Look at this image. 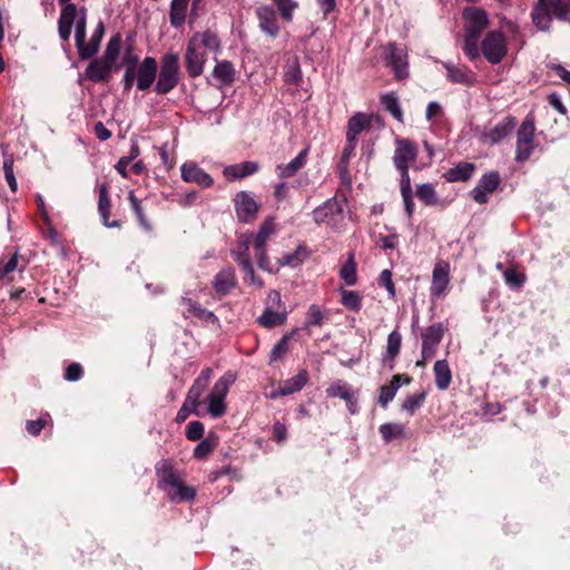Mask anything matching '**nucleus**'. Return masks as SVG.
<instances>
[{
  "label": "nucleus",
  "instance_id": "obj_42",
  "mask_svg": "<svg viewBox=\"0 0 570 570\" xmlns=\"http://www.w3.org/2000/svg\"><path fill=\"white\" fill-rule=\"evenodd\" d=\"M128 199H129L130 206L139 222V225L141 226V228L144 230H146L147 233H150L153 230V227H151L150 223L148 222V219L141 208L140 200L135 196V194L132 191L129 193Z\"/></svg>",
  "mask_w": 570,
  "mask_h": 570
},
{
  "label": "nucleus",
  "instance_id": "obj_43",
  "mask_svg": "<svg viewBox=\"0 0 570 570\" xmlns=\"http://www.w3.org/2000/svg\"><path fill=\"white\" fill-rule=\"evenodd\" d=\"M76 26V47L77 50L83 46V41L86 40V28H87V9L80 8L79 9V17L75 22Z\"/></svg>",
  "mask_w": 570,
  "mask_h": 570
},
{
  "label": "nucleus",
  "instance_id": "obj_58",
  "mask_svg": "<svg viewBox=\"0 0 570 570\" xmlns=\"http://www.w3.org/2000/svg\"><path fill=\"white\" fill-rule=\"evenodd\" d=\"M397 390L394 385H383L380 389L379 403L383 409H386L389 403L395 397Z\"/></svg>",
  "mask_w": 570,
  "mask_h": 570
},
{
  "label": "nucleus",
  "instance_id": "obj_39",
  "mask_svg": "<svg viewBox=\"0 0 570 570\" xmlns=\"http://www.w3.org/2000/svg\"><path fill=\"white\" fill-rule=\"evenodd\" d=\"M340 276L347 286H353L357 282L356 276V263L354 261V254L348 255L347 262L342 266Z\"/></svg>",
  "mask_w": 570,
  "mask_h": 570
},
{
  "label": "nucleus",
  "instance_id": "obj_12",
  "mask_svg": "<svg viewBox=\"0 0 570 570\" xmlns=\"http://www.w3.org/2000/svg\"><path fill=\"white\" fill-rule=\"evenodd\" d=\"M499 184L500 176L497 171L487 173L471 190V196L478 204H485L489 200L488 195L493 193L498 188Z\"/></svg>",
  "mask_w": 570,
  "mask_h": 570
},
{
  "label": "nucleus",
  "instance_id": "obj_47",
  "mask_svg": "<svg viewBox=\"0 0 570 570\" xmlns=\"http://www.w3.org/2000/svg\"><path fill=\"white\" fill-rule=\"evenodd\" d=\"M426 393L421 392L413 395L407 396L402 403V410L409 414H414L425 401Z\"/></svg>",
  "mask_w": 570,
  "mask_h": 570
},
{
  "label": "nucleus",
  "instance_id": "obj_5",
  "mask_svg": "<svg viewBox=\"0 0 570 570\" xmlns=\"http://www.w3.org/2000/svg\"><path fill=\"white\" fill-rule=\"evenodd\" d=\"M534 119L528 115L521 122L517 132L515 161L523 163L531 156L534 149Z\"/></svg>",
  "mask_w": 570,
  "mask_h": 570
},
{
  "label": "nucleus",
  "instance_id": "obj_28",
  "mask_svg": "<svg viewBox=\"0 0 570 570\" xmlns=\"http://www.w3.org/2000/svg\"><path fill=\"white\" fill-rule=\"evenodd\" d=\"M98 212L100 214L101 222L106 227L110 228L120 226L118 220H109L110 199L108 196V188L106 185H101L99 188Z\"/></svg>",
  "mask_w": 570,
  "mask_h": 570
},
{
  "label": "nucleus",
  "instance_id": "obj_33",
  "mask_svg": "<svg viewBox=\"0 0 570 570\" xmlns=\"http://www.w3.org/2000/svg\"><path fill=\"white\" fill-rule=\"evenodd\" d=\"M368 126L370 118L365 114H355L350 118L347 122L346 138L357 140V135H360Z\"/></svg>",
  "mask_w": 570,
  "mask_h": 570
},
{
  "label": "nucleus",
  "instance_id": "obj_16",
  "mask_svg": "<svg viewBox=\"0 0 570 570\" xmlns=\"http://www.w3.org/2000/svg\"><path fill=\"white\" fill-rule=\"evenodd\" d=\"M442 66L446 70L449 81L463 86H472L474 83V73L468 67L449 61L442 62Z\"/></svg>",
  "mask_w": 570,
  "mask_h": 570
},
{
  "label": "nucleus",
  "instance_id": "obj_56",
  "mask_svg": "<svg viewBox=\"0 0 570 570\" xmlns=\"http://www.w3.org/2000/svg\"><path fill=\"white\" fill-rule=\"evenodd\" d=\"M273 1L277 6V9L281 12L282 17L286 21H291L293 18V12L297 7V3L294 0H273Z\"/></svg>",
  "mask_w": 570,
  "mask_h": 570
},
{
  "label": "nucleus",
  "instance_id": "obj_34",
  "mask_svg": "<svg viewBox=\"0 0 570 570\" xmlns=\"http://www.w3.org/2000/svg\"><path fill=\"white\" fill-rule=\"evenodd\" d=\"M157 475H158V484L160 487H170L177 485L179 481L178 475L174 471L171 464L168 461H163L161 465L157 466Z\"/></svg>",
  "mask_w": 570,
  "mask_h": 570
},
{
  "label": "nucleus",
  "instance_id": "obj_50",
  "mask_svg": "<svg viewBox=\"0 0 570 570\" xmlns=\"http://www.w3.org/2000/svg\"><path fill=\"white\" fill-rule=\"evenodd\" d=\"M324 321V313L320 308L318 305H311L307 309L305 328H311L312 326H321Z\"/></svg>",
  "mask_w": 570,
  "mask_h": 570
},
{
  "label": "nucleus",
  "instance_id": "obj_57",
  "mask_svg": "<svg viewBox=\"0 0 570 570\" xmlns=\"http://www.w3.org/2000/svg\"><path fill=\"white\" fill-rule=\"evenodd\" d=\"M3 171L4 178L12 191H16L18 188V184L13 173V159L12 157H4L3 159Z\"/></svg>",
  "mask_w": 570,
  "mask_h": 570
},
{
  "label": "nucleus",
  "instance_id": "obj_14",
  "mask_svg": "<svg viewBox=\"0 0 570 570\" xmlns=\"http://www.w3.org/2000/svg\"><path fill=\"white\" fill-rule=\"evenodd\" d=\"M234 202L236 214L240 222L249 223L255 219L258 212V205L248 191L237 193Z\"/></svg>",
  "mask_w": 570,
  "mask_h": 570
},
{
  "label": "nucleus",
  "instance_id": "obj_2",
  "mask_svg": "<svg viewBox=\"0 0 570 570\" xmlns=\"http://www.w3.org/2000/svg\"><path fill=\"white\" fill-rule=\"evenodd\" d=\"M569 12L570 4L567 1L539 0L532 9L531 17L538 30L548 31L551 27L552 17L567 21Z\"/></svg>",
  "mask_w": 570,
  "mask_h": 570
},
{
  "label": "nucleus",
  "instance_id": "obj_31",
  "mask_svg": "<svg viewBox=\"0 0 570 570\" xmlns=\"http://www.w3.org/2000/svg\"><path fill=\"white\" fill-rule=\"evenodd\" d=\"M308 382V372L305 368H302L295 376L285 380L281 383V393H286L287 395L299 392L305 384Z\"/></svg>",
  "mask_w": 570,
  "mask_h": 570
},
{
  "label": "nucleus",
  "instance_id": "obj_3",
  "mask_svg": "<svg viewBox=\"0 0 570 570\" xmlns=\"http://www.w3.org/2000/svg\"><path fill=\"white\" fill-rule=\"evenodd\" d=\"M179 56L176 52H166L160 59V68L154 90L158 95L170 92L179 82Z\"/></svg>",
  "mask_w": 570,
  "mask_h": 570
},
{
  "label": "nucleus",
  "instance_id": "obj_49",
  "mask_svg": "<svg viewBox=\"0 0 570 570\" xmlns=\"http://www.w3.org/2000/svg\"><path fill=\"white\" fill-rule=\"evenodd\" d=\"M174 493H171V499H177L179 501H191L196 495V491L191 487L185 485L183 482L178 481L177 485L173 487Z\"/></svg>",
  "mask_w": 570,
  "mask_h": 570
},
{
  "label": "nucleus",
  "instance_id": "obj_22",
  "mask_svg": "<svg viewBox=\"0 0 570 570\" xmlns=\"http://www.w3.org/2000/svg\"><path fill=\"white\" fill-rule=\"evenodd\" d=\"M449 285V265L439 263L434 266L432 275L431 295L440 297L445 293Z\"/></svg>",
  "mask_w": 570,
  "mask_h": 570
},
{
  "label": "nucleus",
  "instance_id": "obj_55",
  "mask_svg": "<svg viewBox=\"0 0 570 570\" xmlns=\"http://www.w3.org/2000/svg\"><path fill=\"white\" fill-rule=\"evenodd\" d=\"M191 315L205 324H214L217 325V327L220 326L218 317L213 312L202 307L200 304L195 307V311L191 313Z\"/></svg>",
  "mask_w": 570,
  "mask_h": 570
},
{
  "label": "nucleus",
  "instance_id": "obj_21",
  "mask_svg": "<svg viewBox=\"0 0 570 570\" xmlns=\"http://www.w3.org/2000/svg\"><path fill=\"white\" fill-rule=\"evenodd\" d=\"M114 65L102 58L95 59L86 68V76L94 82H107L110 79Z\"/></svg>",
  "mask_w": 570,
  "mask_h": 570
},
{
  "label": "nucleus",
  "instance_id": "obj_62",
  "mask_svg": "<svg viewBox=\"0 0 570 570\" xmlns=\"http://www.w3.org/2000/svg\"><path fill=\"white\" fill-rule=\"evenodd\" d=\"M214 450V444L209 440H203L194 450L196 459H205Z\"/></svg>",
  "mask_w": 570,
  "mask_h": 570
},
{
  "label": "nucleus",
  "instance_id": "obj_40",
  "mask_svg": "<svg viewBox=\"0 0 570 570\" xmlns=\"http://www.w3.org/2000/svg\"><path fill=\"white\" fill-rule=\"evenodd\" d=\"M61 6L60 17L58 22L60 24L73 26L76 20L79 17V10L75 3L67 1L65 3H59Z\"/></svg>",
  "mask_w": 570,
  "mask_h": 570
},
{
  "label": "nucleus",
  "instance_id": "obj_4",
  "mask_svg": "<svg viewBox=\"0 0 570 570\" xmlns=\"http://www.w3.org/2000/svg\"><path fill=\"white\" fill-rule=\"evenodd\" d=\"M236 381V374L232 371L226 372L214 384L212 391L206 397L207 412L213 419H218L226 413L225 399L230 386Z\"/></svg>",
  "mask_w": 570,
  "mask_h": 570
},
{
  "label": "nucleus",
  "instance_id": "obj_27",
  "mask_svg": "<svg viewBox=\"0 0 570 570\" xmlns=\"http://www.w3.org/2000/svg\"><path fill=\"white\" fill-rule=\"evenodd\" d=\"M475 170V166L472 163L461 161L453 168H450L445 174L444 178L450 183L466 181L469 180Z\"/></svg>",
  "mask_w": 570,
  "mask_h": 570
},
{
  "label": "nucleus",
  "instance_id": "obj_8",
  "mask_svg": "<svg viewBox=\"0 0 570 570\" xmlns=\"http://www.w3.org/2000/svg\"><path fill=\"white\" fill-rule=\"evenodd\" d=\"M445 327L442 323H435L424 328L421 333L422 337V357L423 360H431L434 357L438 346L441 343Z\"/></svg>",
  "mask_w": 570,
  "mask_h": 570
},
{
  "label": "nucleus",
  "instance_id": "obj_23",
  "mask_svg": "<svg viewBox=\"0 0 570 570\" xmlns=\"http://www.w3.org/2000/svg\"><path fill=\"white\" fill-rule=\"evenodd\" d=\"M308 148H304L299 154L287 164H279L276 166V171L279 178H291L299 169H302L307 161Z\"/></svg>",
  "mask_w": 570,
  "mask_h": 570
},
{
  "label": "nucleus",
  "instance_id": "obj_64",
  "mask_svg": "<svg viewBox=\"0 0 570 570\" xmlns=\"http://www.w3.org/2000/svg\"><path fill=\"white\" fill-rule=\"evenodd\" d=\"M380 284L386 288L391 297L395 296V288L392 281V273L389 269H384L380 274Z\"/></svg>",
  "mask_w": 570,
  "mask_h": 570
},
{
  "label": "nucleus",
  "instance_id": "obj_10",
  "mask_svg": "<svg viewBox=\"0 0 570 570\" xmlns=\"http://www.w3.org/2000/svg\"><path fill=\"white\" fill-rule=\"evenodd\" d=\"M158 63L154 57H145L136 68V87L140 91L148 90L156 80Z\"/></svg>",
  "mask_w": 570,
  "mask_h": 570
},
{
  "label": "nucleus",
  "instance_id": "obj_18",
  "mask_svg": "<svg viewBox=\"0 0 570 570\" xmlns=\"http://www.w3.org/2000/svg\"><path fill=\"white\" fill-rule=\"evenodd\" d=\"M213 377V370L210 367H205L202 370L200 374L195 379L193 385L190 386L187 393V401L191 403V405H200V397L204 391L207 389L210 380Z\"/></svg>",
  "mask_w": 570,
  "mask_h": 570
},
{
  "label": "nucleus",
  "instance_id": "obj_20",
  "mask_svg": "<svg viewBox=\"0 0 570 570\" xmlns=\"http://www.w3.org/2000/svg\"><path fill=\"white\" fill-rule=\"evenodd\" d=\"M236 284L235 269L232 266L222 268L213 281V287L219 295L228 294L236 287Z\"/></svg>",
  "mask_w": 570,
  "mask_h": 570
},
{
  "label": "nucleus",
  "instance_id": "obj_6",
  "mask_svg": "<svg viewBox=\"0 0 570 570\" xmlns=\"http://www.w3.org/2000/svg\"><path fill=\"white\" fill-rule=\"evenodd\" d=\"M249 238L242 240L238 246L232 249V257L243 269L245 282L263 287L264 283L261 277H257L254 272L253 264L249 258Z\"/></svg>",
  "mask_w": 570,
  "mask_h": 570
},
{
  "label": "nucleus",
  "instance_id": "obj_63",
  "mask_svg": "<svg viewBox=\"0 0 570 570\" xmlns=\"http://www.w3.org/2000/svg\"><path fill=\"white\" fill-rule=\"evenodd\" d=\"M82 376V367L79 363H71L65 372V380L76 382Z\"/></svg>",
  "mask_w": 570,
  "mask_h": 570
},
{
  "label": "nucleus",
  "instance_id": "obj_38",
  "mask_svg": "<svg viewBox=\"0 0 570 570\" xmlns=\"http://www.w3.org/2000/svg\"><path fill=\"white\" fill-rule=\"evenodd\" d=\"M380 433L385 442L405 438V428L400 423H384L380 426Z\"/></svg>",
  "mask_w": 570,
  "mask_h": 570
},
{
  "label": "nucleus",
  "instance_id": "obj_13",
  "mask_svg": "<svg viewBox=\"0 0 570 570\" xmlns=\"http://www.w3.org/2000/svg\"><path fill=\"white\" fill-rule=\"evenodd\" d=\"M393 163L396 169L409 168V164L416 160L417 147L409 139H396Z\"/></svg>",
  "mask_w": 570,
  "mask_h": 570
},
{
  "label": "nucleus",
  "instance_id": "obj_60",
  "mask_svg": "<svg viewBox=\"0 0 570 570\" xmlns=\"http://www.w3.org/2000/svg\"><path fill=\"white\" fill-rule=\"evenodd\" d=\"M204 435V424L200 421H191L186 428V438L190 441H198Z\"/></svg>",
  "mask_w": 570,
  "mask_h": 570
},
{
  "label": "nucleus",
  "instance_id": "obj_11",
  "mask_svg": "<svg viewBox=\"0 0 570 570\" xmlns=\"http://www.w3.org/2000/svg\"><path fill=\"white\" fill-rule=\"evenodd\" d=\"M463 17L465 19V35L473 38H479L489 23L487 12L479 8L464 9Z\"/></svg>",
  "mask_w": 570,
  "mask_h": 570
},
{
  "label": "nucleus",
  "instance_id": "obj_19",
  "mask_svg": "<svg viewBox=\"0 0 570 570\" xmlns=\"http://www.w3.org/2000/svg\"><path fill=\"white\" fill-rule=\"evenodd\" d=\"M105 33L104 22L100 20L96 26L88 42L83 41V46L78 49V53L81 60H88L94 58L99 51L100 43Z\"/></svg>",
  "mask_w": 570,
  "mask_h": 570
},
{
  "label": "nucleus",
  "instance_id": "obj_53",
  "mask_svg": "<svg viewBox=\"0 0 570 570\" xmlns=\"http://www.w3.org/2000/svg\"><path fill=\"white\" fill-rule=\"evenodd\" d=\"M285 81L288 83H297L302 79V71L299 68L298 59L294 58L286 66Z\"/></svg>",
  "mask_w": 570,
  "mask_h": 570
},
{
  "label": "nucleus",
  "instance_id": "obj_25",
  "mask_svg": "<svg viewBox=\"0 0 570 570\" xmlns=\"http://www.w3.org/2000/svg\"><path fill=\"white\" fill-rule=\"evenodd\" d=\"M287 320L286 308L276 309L272 306H265L263 314L258 317L257 322L265 328H273L283 325Z\"/></svg>",
  "mask_w": 570,
  "mask_h": 570
},
{
  "label": "nucleus",
  "instance_id": "obj_24",
  "mask_svg": "<svg viewBox=\"0 0 570 570\" xmlns=\"http://www.w3.org/2000/svg\"><path fill=\"white\" fill-rule=\"evenodd\" d=\"M259 165L256 161H243L225 167L224 176L228 180L242 179L257 173Z\"/></svg>",
  "mask_w": 570,
  "mask_h": 570
},
{
  "label": "nucleus",
  "instance_id": "obj_46",
  "mask_svg": "<svg viewBox=\"0 0 570 570\" xmlns=\"http://www.w3.org/2000/svg\"><path fill=\"white\" fill-rule=\"evenodd\" d=\"M416 196L428 206H433L438 203L436 191L432 184H421L416 187Z\"/></svg>",
  "mask_w": 570,
  "mask_h": 570
},
{
  "label": "nucleus",
  "instance_id": "obj_35",
  "mask_svg": "<svg viewBox=\"0 0 570 570\" xmlns=\"http://www.w3.org/2000/svg\"><path fill=\"white\" fill-rule=\"evenodd\" d=\"M401 343H402V336H401L400 332L393 331L389 334L384 362L390 361L389 367L391 370L394 367L393 362L400 353Z\"/></svg>",
  "mask_w": 570,
  "mask_h": 570
},
{
  "label": "nucleus",
  "instance_id": "obj_41",
  "mask_svg": "<svg viewBox=\"0 0 570 570\" xmlns=\"http://www.w3.org/2000/svg\"><path fill=\"white\" fill-rule=\"evenodd\" d=\"M120 47L121 36L119 33H116L109 39L105 53L101 58L115 66L120 52Z\"/></svg>",
  "mask_w": 570,
  "mask_h": 570
},
{
  "label": "nucleus",
  "instance_id": "obj_37",
  "mask_svg": "<svg viewBox=\"0 0 570 570\" xmlns=\"http://www.w3.org/2000/svg\"><path fill=\"white\" fill-rule=\"evenodd\" d=\"M381 104L396 120L402 121L403 114L399 98L394 92L385 94L381 97Z\"/></svg>",
  "mask_w": 570,
  "mask_h": 570
},
{
  "label": "nucleus",
  "instance_id": "obj_17",
  "mask_svg": "<svg viewBox=\"0 0 570 570\" xmlns=\"http://www.w3.org/2000/svg\"><path fill=\"white\" fill-rule=\"evenodd\" d=\"M256 14L259 28L269 37L276 38L279 33V26L275 10L269 6H262L257 8Z\"/></svg>",
  "mask_w": 570,
  "mask_h": 570
},
{
  "label": "nucleus",
  "instance_id": "obj_44",
  "mask_svg": "<svg viewBox=\"0 0 570 570\" xmlns=\"http://www.w3.org/2000/svg\"><path fill=\"white\" fill-rule=\"evenodd\" d=\"M250 246L254 247V256L257 261L258 267L269 273L273 272V266L266 254V245L252 240Z\"/></svg>",
  "mask_w": 570,
  "mask_h": 570
},
{
  "label": "nucleus",
  "instance_id": "obj_52",
  "mask_svg": "<svg viewBox=\"0 0 570 570\" xmlns=\"http://www.w3.org/2000/svg\"><path fill=\"white\" fill-rule=\"evenodd\" d=\"M326 394L328 397H340L344 401H350V397L353 395L350 391V387L346 384H343L341 381L333 383L326 390Z\"/></svg>",
  "mask_w": 570,
  "mask_h": 570
},
{
  "label": "nucleus",
  "instance_id": "obj_26",
  "mask_svg": "<svg viewBox=\"0 0 570 570\" xmlns=\"http://www.w3.org/2000/svg\"><path fill=\"white\" fill-rule=\"evenodd\" d=\"M514 128L512 118H504L498 122L493 128L484 134L485 139L491 144H498L511 134Z\"/></svg>",
  "mask_w": 570,
  "mask_h": 570
},
{
  "label": "nucleus",
  "instance_id": "obj_48",
  "mask_svg": "<svg viewBox=\"0 0 570 570\" xmlns=\"http://www.w3.org/2000/svg\"><path fill=\"white\" fill-rule=\"evenodd\" d=\"M296 331H293L289 334L284 335L272 348L269 354L271 362H275L283 355H285L288 352V343L289 340L293 337Z\"/></svg>",
  "mask_w": 570,
  "mask_h": 570
},
{
  "label": "nucleus",
  "instance_id": "obj_29",
  "mask_svg": "<svg viewBox=\"0 0 570 570\" xmlns=\"http://www.w3.org/2000/svg\"><path fill=\"white\" fill-rule=\"evenodd\" d=\"M189 1L190 0H171L169 9V21L171 27L178 29L184 26Z\"/></svg>",
  "mask_w": 570,
  "mask_h": 570
},
{
  "label": "nucleus",
  "instance_id": "obj_61",
  "mask_svg": "<svg viewBox=\"0 0 570 570\" xmlns=\"http://www.w3.org/2000/svg\"><path fill=\"white\" fill-rule=\"evenodd\" d=\"M125 71L136 72V68L139 66V57L135 55L131 48H127L124 56Z\"/></svg>",
  "mask_w": 570,
  "mask_h": 570
},
{
  "label": "nucleus",
  "instance_id": "obj_59",
  "mask_svg": "<svg viewBox=\"0 0 570 570\" xmlns=\"http://www.w3.org/2000/svg\"><path fill=\"white\" fill-rule=\"evenodd\" d=\"M478 39L479 38H473L472 36H466V35L464 37L463 50H464V53L471 60H475V59H478L480 57L479 47H478Z\"/></svg>",
  "mask_w": 570,
  "mask_h": 570
},
{
  "label": "nucleus",
  "instance_id": "obj_36",
  "mask_svg": "<svg viewBox=\"0 0 570 570\" xmlns=\"http://www.w3.org/2000/svg\"><path fill=\"white\" fill-rule=\"evenodd\" d=\"M274 233H275L274 223H273V220H272V219H267V220H265V222L261 225V227H259V229H258V232H257V234H256V235H253V234L244 235V236L242 237V239L239 240V243H240L242 240H245V239H247L248 237H250V238H249V245L252 244V240L257 242V243H261V244H265V245H266V244H267L268 238H269Z\"/></svg>",
  "mask_w": 570,
  "mask_h": 570
},
{
  "label": "nucleus",
  "instance_id": "obj_15",
  "mask_svg": "<svg viewBox=\"0 0 570 570\" xmlns=\"http://www.w3.org/2000/svg\"><path fill=\"white\" fill-rule=\"evenodd\" d=\"M181 178L187 183H195L203 188H208L214 184L213 178L195 163H185L180 167Z\"/></svg>",
  "mask_w": 570,
  "mask_h": 570
},
{
  "label": "nucleus",
  "instance_id": "obj_32",
  "mask_svg": "<svg viewBox=\"0 0 570 570\" xmlns=\"http://www.w3.org/2000/svg\"><path fill=\"white\" fill-rule=\"evenodd\" d=\"M235 75V68L228 60L217 61L213 70V76L225 86H229L234 82Z\"/></svg>",
  "mask_w": 570,
  "mask_h": 570
},
{
  "label": "nucleus",
  "instance_id": "obj_54",
  "mask_svg": "<svg viewBox=\"0 0 570 570\" xmlns=\"http://www.w3.org/2000/svg\"><path fill=\"white\" fill-rule=\"evenodd\" d=\"M342 304L352 311H358L361 308V296L355 291H342Z\"/></svg>",
  "mask_w": 570,
  "mask_h": 570
},
{
  "label": "nucleus",
  "instance_id": "obj_1",
  "mask_svg": "<svg viewBox=\"0 0 570 570\" xmlns=\"http://www.w3.org/2000/svg\"><path fill=\"white\" fill-rule=\"evenodd\" d=\"M207 51H220L218 36L210 30L194 33L188 40L184 57L186 70L191 78H197L203 73Z\"/></svg>",
  "mask_w": 570,
  "mask_h": 570
},
{
  "label": "nucleus",
  "instance_id": "obj_51",
  "mask_svg": "<svg viewBox=\"0 0 570 570\" xmlns=\"http://www.w3.org/2000/svg\"><path fill=\"white\" fill-rule=\"evenodd\" d=\"M504 282L513 289H519L525 282V275L518 273L513 268H508L503 272Z\"/></svg>",
  "mask_w": 570,
  "mask_h": 570
},
{
  "label": "nucleus",
  "instance_id": "obj_30",
  "mask_svg": "<svg viewBox=\"0 0 570 570\" xmlns=\"http://www.w3.org/2000/svg\"><path fill=\"white\" fill-rule=\"evenodd\" d=\"M433 372L435 375V385L440 391H445L452 381V373L445 360H439L434 363Z\"/></svg>",
  "mask_w": 570,
  "mask_h": 570
},
{
  "label": "nucleus",
  "instance_id": "obj_45",
  "mask_svg": "<svg viewBox=\"0 0 570 570\" xmlns=\"http://www.w3.org/2000/svg\"><path fill=\"white\" fill-rule=\"evenodd\" d=\"M335 206V199H328L321 206L316 207L312 213L314 222L316 224L325 223L328 219V217L333 215Z\"/></svg>",
  "mask_w": 570,
  "mask_h": 570
},
{
  "label": "nucleus",
  "instance_id": "obj_9",
  "mask_svg": "<svg viewBox=\"0 0 570 570\" xmlns=\"http://www.w3.org/2000/svg\"><path fill=\"white\" fill-rule=\"evenodd\" d=\"M389 52V65L394 71V76L397 80H403L409 77V61L407 51L404 46L396 43H390L387 46Z\"/></svg>",
  "mask_w": 570,
  "mask_h": 570
},
{
  "label": "nucleus",
  "instance_id": "obj_7",
  "mask_svg": "<svg viewBox=\"0 0 570 570\" xmlns=\"http://www.w3.org/2000/svg\"><path fill=\"white\" fill-rule=\"evenodd\" d=\"M481 47L483 56L492 65L501 62L507 55L505 39L500 31L489 32Z\"/></svg>",
  "mask_w": 570,
  "mask_h": 570
}]
</instances>
